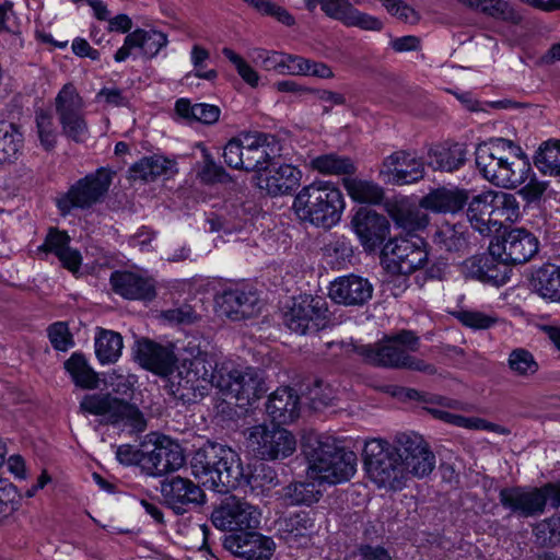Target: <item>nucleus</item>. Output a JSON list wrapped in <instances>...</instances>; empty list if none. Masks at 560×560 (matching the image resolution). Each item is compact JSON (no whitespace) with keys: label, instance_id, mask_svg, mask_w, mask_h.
Returning a JSON list of instances; mask_svg holds the SVG:
<instances>
[{"label":"nucleus","instance_id":"20e7f679","mask_svg":"<svg viewBox=\"0 0 560 560\" xmlns=\"http://www.w3.org/2000/svg\"><path fill=\"white\" fill-rule=\"evenodd\" d=\"M307 476L319 482L336 485L350 480L357 471L354 452L340 446L328 435L308 436L303 443Z\"/></svg>","mask_w":560,"mask_h":560},{"label":"nucleus","instance_id":"f704fd0d","mask_svg":"<svg viewBox=\"0 0 560 560\" xmlns=\"http://www.w3.org/2000/svg\"><path fill=\"white\" fill-rule=\"evenodd\" d=\"M463 5L480 11L497 20L513 24L521 22V15L505 0H457Z\"/></svg>","mask_w":560,"mask_h":560},{"label":"nucleus","instance_id":"2f4dec72","mask_svg":"<svg viewBox=\"0 0 560 560\" xmlns=\"http://www.w3.org/2000/svg\"><path fill=\"white\" fill-rule=\"evenodd\" d=\"M24 137L20 127L5 119H0V165L12 164L22 154Z\"/></svg>","mask_w":560,"mask_h":560},{"label":"nucleus","instance_id":"a19ab883","mask_svg":"<svg viewBox=\"0 0 560 560\" xmlns=\"http://www.w3.org/2000/svg\"><path fill=\"white\" fill-rule=\"evenodd\" d=\"M314 529V521L307 512H298L278 522V530L288 542L306 537Z\"/></svg>","mask_w":560,"mask_h":560},{"label":"nucleus","instance_id":"13d9d810","mask_svg":"<svg viewBox=\"0 0 560 560\" xmlns=\"http://www.w3.org/2000/svg\"><path fill=\"white\" fill-rule=\"evenodd\" d=\"M243 140L244 133L232 138L223 148V159L225 164L235 170H242L243 160Z\"/></svg>","mask_w":560,"mask_h":560},{"label":"nucleus","instance_id":"c85d7f7f","mask_svg":"<svg viewBox=\"0 0 560 560\" xmlns=\"http://www.w3.org/2000/svg\"><path fill=\"white\" fill-rule=\"evenodd\" d=\"M301 172L290 164L272 168L265 177H259V187L270 196L291 194L300 184Z\"/></svg>","mask_w":560,"mask_h":560},{"label":"nucleus","instance_id":"a18cd8bd","mask_svg":"<svg viewBox=\"0 0 560 560\" xmlns=\"http://www.w3.org/2000/svg\"><path fill=\"white\" fill-rule=\"evenodd\" d=\"M311 166L326 175H349L355 171L351 159L340 156L336 153L323 154L314 158L311 161Z\"/></svg>","mask_w":560,"mask_h":560},{"label":"nucleus","instance_id":"5fc2aeb1","mask_svg":"<svg viewBox=\"0 0 560 560\" xmlns=\"http://www.w3.org/2000/svg\"><path fill=\"white\" fill-rule=\"evenodd\" d=\"M310 406L314 410H318L330 406L335 399V389L322 381H317L307 392Z\"/></svg>","mask_w":560,"mask_h":560},{"label":"nucleus","instance_id":"b1692460","mask_svg":"<svg viewBox=\"0 0 560 560\" xmlns=\"http://www.w3.org/2000/svg\"><path fill=\"white\" fill-rule=\"evenodd\" d=\"M427 247H382L381 262L392 275L408 276L428 259Z\"/></svg>","mask_w":560,"mask_h":560},{"label":"nucleus","instance_id":"39448f33","mask_svg":"<svg viewBox=\"0 0 560 560\" xmlns=\"http://www.w3.org/2000/svg\"><path fill=\"white\" fill-rule=\"evenodd\" d=\"M293 208L301 220L329 229L339 222L345 201L341 191L334 184L316 182L301 189Z\"/></svg>","mask_w":560,"mask_h":560},{"label":"nucleus","instance_id":"4d7b16f0","mask_svg":"<svg viewBox=\"0 0 560 560\" xmlns=\"http://www.w3.org/2000/svg\"><path fill=\"white\" fill-rule=\"evenodd\" d=\"M223 55L234 65L238 75L250 86L258 85L259 75L255 69L247 63L240 55L230 48L223 49Z\"/></svg>","mask_w":560,"mask_h":560},{"label":"nucleus","instance_id":"69168bd1","mask_svg":"<svg viewBox=\"0 0 560 560\" xmlns=\"http://www.w3.org/2000/svg\"><path fill=\"white\" fill-rule=\"evenodd\" d=\"M524 249L525 247H506V249H503V253L500 254L502 255V260L511 267L529 261L538 253V247H528L527 250Z\"/></svg>","mask_w":560,"mask_h":560},{"label":"nucleus","instance_id":"4c0bfd02","mask_svg":"<svg viewBox=\"0 0 560 560\" xmlns=\"http://www.w3.org/2000/svg\"><path fill=\"white\" fill-rule=\"evenodd\" d=\"M490 191L493 211V228L495 231L502 225V221H515L520 215V203L516 197L505 191Z\"/></svg>","mask_w":560,"mask_h":560},{"label":"nucleus","instance_id":"f03ea898","mask_svg":"<svg viewBox=\"0 0 560 560\" xmlns=\"http://www.w3.org/2000/svg\"><path fill=\"white\" fill-rule=\"evenodd\" d=\"M394 230L388 219L371 209L360 208L351 219V228L362 245H428L429 217L419 209L397 210L392 213Z\"/></svg>","mask_w":560,"mask_h":560},{"label":"nucleus","instance_id":"09e8293b","mask_svg":"<svg viewBox=\"0 0 560 560\" xmlns=\"http://www.w3.org/2000/svg\"><path fill=\"white\" fill-rule=\"evenodd\" d=\"M21 505V495L15 486L0 478V521L13 515Z\"/></svg>","mask_w":560,"mask_h":560},{"label":"nucleus","instance_id":"f3484780","mask_svg":"<svg viewBox=\"0 0 560 560\" xmlns=\"http://www.w3.org/2000/svg\"><path fill=\"white\" fill-rule=\"evenodd\" d=\"M503 249L506 247H488L480 256H474L464 262L468 273L493 287H502L510 279L511 268L502 260Z\"/></svg>","mask_w":560,"mask_h":560},{"label":"nucleus","instance_id":"e2e57ef3","mask_svg":"<svg viewBox=\"0 0 560 560\" xmlns=\"http://www.w3.org/2000/svg\"><path fill=\"white\" fill-rule=\"evenodd\" d=\"M279 483L276 471L265 465L261 464L256 468L255 472L252 475V487L253 488H261L262 491L270 490L275 488Z\"/></svg>","mask_w":560,"mask_h":560},{"label":"nucleus","instance_id":"8fccbe9b","mask_svg":"<svg viewBox=\"0 0 560 560\" xmlns=\"http://www.w3.org/2000/svg\"><path fill=\"white\" fill-rule=\"evenodd\" d=\"M509 368L520 376H530L538 371V363L525 349H515L509 355Z\"/></svg>","mask_w":560,"mask_h":560},{"label":"nucleus","instance_id":"6ab92c4d","mask_svg":"<svg viewBox=\"0 0 560 560\" xmlns=\"http://www.w3.org/2000/svg\"><path fill=\"white\" fill-rule=\"evenodd\" d=\"M160 492L163 502L178 515L187 512L190 505H202L207 501L199 486L179 476L163 480Z\"/></svg>","mask_w":560,"mask_h":560},{"label":"nucleus","instance_id":"0e129e2a","mask_svg":"<svg viewBox=\"0 0 560 560\" xmlns=\"http://www.w3.org/2000/svg\"><path fill=\"white\" fill-rule=\"evenodd\" d=\"M383 5L388 13L405 23L415 24L419 21L418 12L402 0H392L389 1V5H387V3H384Z\"/></svg>","mask_w":560,"mask_h":560},{"label":"nucleus","instance_id":"58836bf2","mask_svg":"<svg viewBox=\"0 0 560 560\" xmlns=\"http://www.w3.org/2000/svg\"><path fill=\"white\" fill-rule=\"evenodd\" d=\"M172 166V161L161 155H152L142 158L139 162L135 163L129 172L135 180L153 182L158 177L167 174Z\"/></svg>","mask_w":560,"mask_h":560},{"label":"nucleus","instance_id":"c9c22d12","mask_svg":"<svg viewBox=\"0 0 560 560\" xmlns=\"http://www.w3.org/2000/svg\"><path fill=\"white\" fill-rule=\"evenodd\" d=\"M428 412H430L435 419H439L441 421H444L446 423L469 429V430H485V431H491L497 432L501 434L508 433V430L504 429L501 425H498L495 423H491L486 421L485 419L477 418V417H463L459 415H455L452 412H448L446 410L430 407L427 408Z\"/></svg>","mask_w":560,"mask_h":560},{"label":"nucleus","instance_id":"864d4df0","mask_svg":"<svg viewBox=\"0 0 560 560\" xmlns=\"http://www.w3.org/2000/svg\"><path fill=\"white\" fill-rule=\"evenodd\" d=\"M37 254L40 256L54 254L61 261L62 266L72 272L80 268L82 260L80 253L72 247H38Z\"/></svg>","mask_w":560,"mask_h":560},{"label":"nucleus","instance_id":"2eb2a0df","mask_svg":"<svg viewBox=\"0 0 560 560\" xmlns=\"http://www.w3.org/2000/svg\"><path fill=\"white\" fill-rule=\"evenodd\" d=\"M242 477L238 455L230 447L212 443V490L229 493L237 488Z\"/></svg>","mask_w":560,"mask_h":560},{"label":"nucleus","instance_id":"72a5a7b5","mask_svg":"<svg viewBox=\"0 0 560 560\" xmlns=\"http://www.w3.org/2000/svg\"><path fill=\"white\" fill-rule=\"evenodd\" d=\"M534 290L545 300L560 302V267L547 265L533 278Z\"/></svg>","mask_w":560,"mask_h":560},{"label":"nucleus","instance_id":"052dcab7","mask_svg":"<svg viewBox=\"0 0 560 560\" xmlns=\"http://www.w3.org/2000/svg\"><path fill=\"white\" fill-rule=\"evenodd\" d=\"M48 337L56 350L66 351L72 346V338L68 326L63 322H57L49 326Z\"/></svg>","mask_w":560,"mask_h":560},{"label":"nucleus","instance_id":"ddd939ff","mask_svg":"<svg viewBox=\"0 0 560 560\" xmlns=\"http://www.w3.org/2000/svg\"><path fill=\"white\" fill-rule=\"evenodd\" d=\"M305 7L313 12L319 4L324 14L342 23L347 27H359L363 31H381L382 21L369 13L358 10L350 0H304Z\"/></svg>","mask_w":560,"mask_h":560},{"label":"nucleus","instance_id":"bb28decb","mask_svg":"<svg viewBox=\"0 0 560 560\" xmlns=\"http://www.w3.org/2000/svg\"><path fill=\"white\" fill-rule=\"evenodd\" d=\"M266 412L276 424H289L300 416V397L291 387H279L268 398Z\"/></svg>","mask_w":560,"mask_h":560},{"label":"nucleus","instance_id":"a878e982","mask_svg":"<svg viewBox=\"0 0 560 560\" xmlns=\"http://www.w3.org/2000/svg\"><path fill=\"white\" fill-rule=\"evenodd\" d=\"M320 318L319 301L310 298L294 302L290 311L284 314V323L288 328L300 335L316 331Z\"/></svg>","mask_w":560,"mask_h":560},{"label":"nucleus","instance_id":"0eeeda50","mask_svg":"<svg viewBox=\"0 0 560 560\" xmlns=\"http://www.w3.org/2000/svg\"><path fill=\"white\" fill-rule=\"evenodd\" d=\"M80 408L84 412L103 417L101 423L122 424L138 432L147 428V421L138 407L110 394L85 395L80 402Z\"/></svg>","mask_w":560,"mask_h":560},{"label":"nucleus","instance_id":"de8ad7c7","mask_svg":"<svg viewBox=\"0 0 560 560\" xmlns=\"http://www.w3.org/2000/svg\"><path fill=\"white\" fill-rule=\"evenodd\" d=\"M132 33L137 36L135 38L136 42H138V48L147 58L155 57L159 51L167 44V36L156 30L137 28Z\"/></svg>","mask_w":560,"mask_h":560},{"label":"nucleus","instance_id":"9d476101","mask_svg":"<svg viewBox=\"0 0 560 560\" xmlns=\"http://www.w3.org/2000/svg\"><path fill=\"white\" fill-rule=\"evenodd\" d=\"M418 347V337L411 331L404 330L384 343L361 346L359 353L374 365L404 368L409 352L417 351Z\"/></svg>","mask_w":560,"mask_h":560},{"label":"nucleus","instance_id":"393cba45","mask_svg":"<svg viewBox=\"0 0 560 560\" xmlns=\"http://www.w3.org/2000/svg\"><path fill=\"white\" fill-rule=\"evenodd\" d=\"M373 287L368 279L350 275L330 283L329 296L336 303L347 306H361L371 300Z\"/></svg>","mask_w":560,"mask_h":560},{"label":"nucleus","instance_id":"49530a36","mask_svg":"<svg viewBox=\"0 0 560 560\" xmlns=\"http://www.w3.org/2000/svg\"><path fill=\"white\" fill-rule=\"evenodd\" d=\"M271 436H273V425H256L249 429L247 435L248 447L262 459H272L278 451L271 447Z\"/></svg>","mask_w":560,"mask_h":560},{"label":"nucleus","instance_id":"7c9ffc66","mask_svg":"<svg viewBox=\"0 0 560 560\" xmlns=\"http://www.w3.org/2000/svg\"><path fill=\"white\" fill-rule=\"evenodd\" d=\"M467 200L468 195L465 190L439 188L424 196L420 206L434 212L454 213L463 209Z\"/></svg>","mask_w":560,"mask_h":560},{"label":"nucleus","instance_id":"a211bd4d","mask_svg":"<svg viewBox=\"0 0 560 560\" xmlns=\"http://www.w3.org/2000/svg\"><path fill=\"white\" fill-rule=\"evenodd\" d=\"M185 464V455L182 446L163 438L152 451L143 454L141 469L149 476L161 477L174 472Z\"/></svg>","mask_w":560,"mask_h":560},{"label":"nucleus","instance_id":"79ce46f5","mask_svg":"<svg viewBox=\"0 0 560 560\" xmlns=\"http://www.w3.org/2000/svg\"><path fill=\"white\" fill-rule=\"evenodd\" d=\"M122 346L120 334L101 329L95 338V354L102 364H112L120 358Z\"/></svg>","mask_w":560,"mask_h":560},{"label":"nucleus","instance_id":"774afa93","mask_svg":"<svg viewBox=\"0 0 560 560\" xmlns=\"http://www.w3.org/2000/svg\"><path fill=\"white\" fill-rule=\"evenodd\" d=\"M191 474L196 479L201 480L210 472V460L206 450H198L190 460Z\"/></svg>","mask_w":560,"mask_h":560},{"label":"nucleus","instance_id":"f257e3e1","mask_svg":"<svg viewBox=\"0 0 560 560\" xmlns=\"http://www.w3.org/2000/svg\"><path fill=\"white\" fill-rule=\"evenodd\" d=\"M475 154L478 170L493 185L514 189L525 184L518 192L527 202L538 201L549 186L536 177L529 162L521 158L522 149L512 140L491 139L479 144Z\"/></svg>","mask_w":560,"mask_h":560},{"label":"nucleus","instance_id":"bf43d9fd","mask_svg":"<svg viewBox=\"0 0 560 560\" xmlns=\"http://www.w3.org/2000/svg\"><path fill=\"white\" fill-rule=\"evenodd\" d=\"M462 225H451L445 223L434 232V242L444 245H462L466 242Z\"/></svg>","mask_w":560,"mask_h":560},{"label":"nucleus","instance_id":"cd10ccee","mask_svg":"<svg viewBox=\"0 0 560 560\" xmlns=\"http://www.w3.org/2000/svg\"><path fill=\"white\" fill-rule=\"evenodd\" d=\"M113 290L129 300L151 301L155 296L152 281L130 271H115L112 273Z\"/></svg>","mask_w":560,"mask_h":560},{"label":"nucleus","instance_id":"473e14b6","mask_svg":"<svg viewBox=\"0 0 560 560\" xmlns=\"http://www.w3.org/2000/svg\"><path fill=\"white\" fill-rule=\"evenodd\" d=\"M490 191L475 196L468 203L467 217L471 226L480 234H488L493 228V209Z\"/></svg>","mask_w":560,"mask_h":560},{"label":"nucleus","instance_id":"9b49d317","mask_svg":"<svg viewBox=\"0 0 560 560\" xmlns=\"http://www.w3.org/2000/svg\"><path fill=\"white\" fill-rule=\"evenodd\" d=\"M397 450L401 458L404 485L410 476L423 478L435 467V456L422 436L415 433L397 434Z\"/></svg>","mask_w":560,"mask_h":560},{"label":"nucleus","instance_id":"4468645a","mask_svg":"<svg viewBox=\"0 0 560 560\" xmlns=\"http://www.w3.org/2000/svg\"><path fill=\"white\" fill-rule=\"evenodd\" d=\"M282 147L276 136L264 132L244 133L243 171L261 172L268 170L271 162L281 155Z\"/></svg>","mask_w":560,"mask_h":560},{"label":"nucleus","instance_id":"6e6d98bb","mask_svg":"<svg viewBox=\"0 0 560 560\" xmlns=\"http://www.w3.org/2000/svg\"><path fill=\"white\" fill-rule=\"evenodd\" d=\"M37 132L42 145L47 150L55 148L57 142V132L51 115L40 112L36 115Z\"/></svg>","mask_w":560,"mask_h":560},{"label":"nucleus","instance_id":"3c124183","mask_svg":"<svg viewBox=\"0 0 560 560\" xmlns=\"http://www.w3.org/2000/svg\"><path fill=\"white\" fill-rule=\"evenodd\" d=\"M296 442L294 436L281 428L279 424H273V436H271V447L279 452L272 456V459L287 458L295 451Z\"/></svg>","mask_w":560,"mask_h":560},{"label":"nucleus","instance_id":"e433bc0d","mask_svg":"<svg viewBox=\"0 0 560 560\" xmlns=\"http://www.w3.org/2000/svg\"><path fill=\"white\" fill-rule=\"evenodd\" d=\"M322 494L315 481H296L282 489L281 499L287 505H311L318 502Z\"/></svg>","mask_w":560,"mask_h":560},{"label":"nucleus","instance_id":"338daca9","mask_svg":"<svg viewBox=\"0 0 560 560\" xmlns=\"http://www.w3.org/2000/svg\"><path fill=\"white\" fill-rule=\"evenodd\" d=\"M503 245H538L537 238L524 228H513L503 232Z\"/></svg>","mask_w":560,"mask_h":560},{"label":"nucleus","instance_id":"f8f14e48","mask_svg":"<svg viewBox=\"0 0 560 560\" xmlns=\"http://www.w3.org/2000/svg\"><path fill=\"white\" fill-rule=\"evenodd\" d=\"M55 105L62 133L75 142H83L89 129L84 119L83 101L75 88L66 84L57 94Z\"/></svg>","mask_w":560,"mask_h":560},{"label":"nucleus","instance_id":"dca6fc26","mask_svg":"<svg viewBox=\"0 0 560 560\" xmlns=\"http://www.w3.org/2000/svg\"><path fill=\"white\" fill-rule=\"evenodd\" d=\"M259 310V296L253 289L230 288L214 298L217 315L232 320L253 317Z\"/></svg>","mask_w":560,"mask_h":560},{"label":"nucleus","instance_id":"423d86ee","mask_svg":"<svg viewBox=\"0 0 560 560\" xmlns=\"http://www.w3.org/2000/svg\"><path fill=\"white\" fill-rule=\"evenodd\" d=\"M363 463L369 479L378 488L400 490L404 487V470L397 450V436L393 443L383 439L365 442Z\"/></svg>","mask_w":560,"mask_h":560},{"label":"nucleus","instance_id":"4be33fe9","mask_svg":"<svg viewBox=\"0 0 560 560\" xmlns=\"http://www.w3.org/2000/svg\"><path fill=\"white\" fill-rule=\"evenodd\" d=\"M135 358L143 369L160 376H168L177 368L173 346H162L147 338L137 341Z\"/></svg>","mask_w":560,"mask_h":560},{"label":"nucleus","instance_id":"c756f323","mask_svg":"<svg viewBox=\"0 0 560 560\" xmlns=\"http://www.w3.org/2000/svg\"><path fill=\"white\" fill-rule=\"evenodd\" d=\"M466 149L459 143H442L428 151V165L434 171L453 172L464 165Z\"/></svg>","mask_w":560,"mask_h":560},{"label":"nucleus","instance_id":"ea45409f","mask_svg":"<svg viewBox=\"0 0 560 560\" xmlns=\"http://www.w3.org/2000/svg\"><path fill=\"white\" fill-rule=\"evenodd\" d=\"M534 164L544 175L560 176V140L542 142L534 155Z\"/></svg>","mask_w":560,"mask_h":560},{"label":"nucleus","instance_id":"6e6552de","mask_svg":"<svg viewBox=\"0 0 560 560\" xmlns=\"http://www.w3.org/2000/svg\"><path fill=\"white\" fill-rule=\"evenodd\" d=\"M112 183L110 172L98 168L77 180L67 192L56 198V205L62 215L72 209H88L102 200Z\"/></svg>","mask_w":560,"mask_h":560},{"label":"nucleus","instance_id":"5701e85b","mask_svg":"<svg viewBox=\"0 0 560 560\" xmlns=\"http://www.w3.org/2000/svg\"><path fill=\"white\" fill-rule=\"evenodd\" d=\"M382 174L395 185H406L418 182L424 176V164L416 153L410 151H396L383 161Z\"/></svg>","mask_w":560,"mask_h":560},{"label":"nucleus","instance_id":"1a4fd4ad","mask_svg":"<svg viewBox=\"0 0 560 560\" xmlns=\"http://www.w3.org/2000/svg\"><path fill=\"white\" fill-rule=\"evenodd\" d=\"M260 521V509L234 494L223 497L212 511V525L221 530L243 533L258 528Z\"/></svg>","mask_w":560,"mask_h":560},{"label":"nucleus","instance_id":"412c9836","mask_svg":"<svg viewBox=\"0 0 560 560\" xmlns=\"http://www.w3.org/2000/svg\"><path fill=\"white\" fill-rule=\"evenodd\" d=\"M500 503L511 513L534 517L545 512V498L540 487H508L500 490Z\"/></svg>","mask_w":560,"mask_h":560},{"label":"nucleus","instance_id":"aec40b11","mask_svg":"<svg viewBox=\"0 0 560 560\" xmlns=\"http://www.w3.org/2000/svg\"><path fill=\"white\" fill-rule=\"evenodd\" d=\"M223 547L246 560H269L276 549L275 541L254 529L224 536Z\"/></svg>","mask_w":560,"mask_h":560},{"label":"nucleus","instance_id":"7ed1b4c3","mask_svg":"<svg viewBox=\"0 0 560 560\" xmlns=\"http://www.w3.org/2000/svg\"><path fill=\"white\" fill-rule=\"evenodd\" d=\"M212 387H215L219 395L214 404L215 413L223 421L238 417L237 408L245 409L267 390L258 370L238 369L233 362L215 364L212 371Z\"/></svg>","mask_w":560,"mask_h":560},{"label":"nucleus","instance_id":"603ef678","mask_svg":"<svg viewBox=\"0 0 560 560\" xmlns=\"http://www.w3.org/2000/svg\"><path fill=\"white\" fill-rule=\"evenodd\" d=\"M464 326L471 329H488L497 323V317L479 311L462 310L453 313Z\"/></svg>","mask_w":560,"mask_h":560},{"label":"nucleus","instance_id":"c03bdc74","mask_svg":"<svg viewBox=\"0 0 560 560\" xmlns=\"http://www.w3.org/2000/svg\"><path fill=\"white\" fill-rule=\"evenodd\" d=\"M345 185L349 196L361 203L380 205L385 196L384 189L373 182L353 178Z\"/></svg>","mask_w":560,"mask_h":560},{"label":"nucleus","instance_id":"680f3d73","mask_svg":"<svg viewBox=\"0 0 560 560\" xmlns=\"http://www.w3.org/2000/svg\"><path fill=\"white\" fill-rule=\"evenodd\" d=\"M329 257L330 266L338 270L346 269L349 266H354L359 262L353 247H332L329 253Z\"/></svg>","mask_w":560,"mask_h":560},{"label":"nucleus","instance_id":"37998d69","mask_svg":"<svg viewBox=\"0 0 560 560\" xmlns=\"http://www.w3.org/2000/svg\"><path fill=\"white\" fill-rule=\"evenodd\" d=\"M66 370L70 373L77 386L94 389L98 386L97 373L88 364L84 355L73 353L66 362Z\"/></svg>","mask_w":560,"mask_h":560}]
</instances>
